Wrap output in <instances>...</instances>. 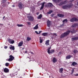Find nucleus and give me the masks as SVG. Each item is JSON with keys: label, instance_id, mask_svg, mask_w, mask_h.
Masks as SVG:
<instances>
[{"label": "nucleus", "instance_id": "nucleus-35", "mask_svg": "<svg viewBox=\"0 0 78 78\" xmlns=\"http://www.w3.org/2000/svg\"><path fill=\"white\" fill-rule=\"evenodd\" d=\"M9 63H6L5 64V66H6L7 67H8V66H9Z\"/></svg>", "mask_w": 78, "mask_h": 78}, {"label": "nucleus", "instance_id": "nucleus-7", "mask_svg": "<svg viewBox=\"0 0 78 78\" xmlns=\"http://www.w3.org/2000/svg\"><path fill=\"white\" fill-rule=\"evenodd\" d=\"M28 18L29 21H30V22H33L34 21V17L32 16H29L28 17Z\"/></svg>", "mask_w": 78, "mask_h": 78}, {"label": "nucleus", "instance_id": "nucleus-49", "mask_svg": "<svg viewBox=\"0 0 78 78\" xmlns=\"http://www.w3.org/2000/svg\"><path fill=\"white\" fill-rule=\"evenodd\" d=\"M5 18V16H4L3 18V19H4Z\"/></svg>", "mask_w": 78, "mask_h": 78}, {"label": "nucleus", "instance_id": "nucleus-51", "mask_svg": "<svg viewBox=\"0 0 78 78\" xmlns=\"http://www.w3.org/2000/svg\"><path fill=\"white\" fill-rule=\"evenodd\" d=\"M25 53H27V51H26L25 52Z\"/></svg>", "mask_w": 78, "mask_h": 78}, {"label": "nucleus", "instance_id": "nucleus-21", "mask_svg": "<svg viewBox=\"0 0 78 78\" xmlns=\"http://www.w3.org/2000/svg\"><path fill=\"white\" fill-rule=\"evenodd\" d=\"M58 16L60 17H64V15L62 14H58Z\"/></svg>", "mask_w": 78, "mask_h": 78}, {"label": "nucleus", "instance_id": "nucleus-55", "mask_svg": "<svg viewBox=\"0 0 78 78\" xmlns=\"http://www.w3.org/2000/svg\"><path fill=\"white\" fill-rule=\"evenodd\" d=\"M75 0H72V1H74Z\"/></svg>", "mask_w": 78, "mask_h": 78}, {"label": "nucleus", "instance_id": "nucleus-20", "mask_svg": "<svg viewBox=\"0 0 78 78\" xmlns=\"http://www.w3.org/2000/svg\"><path fill=\"white\" fill-rule=\"evenodd\" d=\"M50 41L49 40H47L45 42V44L46 46H48L49 45Z\"/></svg>", "mask_w": 78, "mask_h": 78}, {"label": "nucleus", "instance_id": "nucleus-46", "mask_svg": "<svg viewBox=\"0 0 78 78\" xmlns=\"http://www.w3.org/2000/svg\"><path fill=\"white\" fill-rule=\"evenodd\" d=\"M37 15H39V12H38L37 13Z\"/></svg>", "mask_w": 78, "mask_h": 78}, {"label": "nucleus", "instance_id": "nucleus-12", "mask_svg": "<svg viewBox=\"0 0 78 78\" xmlns=\"http://www.w3.org/2000/svg\"><path fill=\"white\" fill-rule=\"evenodd\" d=\"M4 72L5 73H8L9 72V69L7 68H5L4 69Z\"/></svg>", "mask_w": 78, "mask_h": 78}, {"label": "nucleus", "instance_id": "nucleus-44", "mask_svg": "<svg viewBox=\"0 0 78 78\" xmlns=\"http://www.w3.org/2000/svg\"><path fill=\"white\" fill-rule=\"evenodd\" d=\"M41 32H42V31H39V32L38 34H41Z\"/></svg>", "mask_w": 78, "mask_h": 78}, {"label": "nucleus", "instance_id": "nucleus-9", "mask_svg": "<svg viewBox=\"0 0 78 78\" xmlns=\"http://www.w3.org/2000/svg\"><path fill=\"white\" fill-rule=\"evenodd\" d=\"M8 41L9 43L10 44H13L14 43V41L8 38Z\"/></svg>", "mask_w": 78, "mask_h": 78}, {"label": "nucleus", "instance_id": "nucleus-42", "mask_svg": "<svg viewBox=\"0 0 78 78\" xmlns=\"http://www.w3.org/2000/svg\"><path fill=\"white\" fill-rule=\"evenodd\" d=\"M8 48V46H5V47H4V48H5V49H6V48Z\"/></svg>", "mask_w": 78, "mask_h": 78}, {"label": "nucleus", "instance_id": "nucleus-53", "mask_svg": "<svg viewBox=\"0 0 78 78\" xmlns=\"http://www.w3.org/2000/svg\"><path fill=\"white\" fill-rule=\"evenodd\" d=\"M13 7H15V5H13L12 6Z\"/></svg>", "mask_w": 78, "mask_h": 78}, {"label": "nucleus", "instance_id": "nucleus-34", "mask_svg": "<svg viewBox=\"0 0 78 78\" xmlns=\"http://www.w3.org/2000/svg\"><path fill=\"white\" fill-rule=\"evenodd\" d=\"M31 39V38H30L29 37H27V41H30Z\"/></svg>", "mask_w": 78, "mask_h": 78}, {"label": "nucleus", "instance_id": "nucleus-47", "mask_svg": "<svg viewBox=\"0 0 78 78\" xmlns=\"http://www.w3.org/2000/svg\"><path fill=\"white\" fill-rule=\"evenodd\" d=\"M62 53L61 52H60L58 54V55H61Z\"/></svg>", "mask_w": 78, "mask_h": 78}, {"label": "nucleus", "instance_id": "nucleus-24", "mask_svg": "<svg viewBox=\"0 0 78 78\" xmlns=\"http://www.w3.org/2000/svg\"><path fill=\"white\" fill-rule=\"evenodd\" d=\"M38 25H39L38 24L36 25L34 27V30H37V29H38V28H39Z\"/></svg>", "mask_w": 78, "mask_h": 78}, {"label": "nucleus", "instance_id": "nucleus-50", "mask_svg": "<svg viewBox=\"0 0 78 78\" xmlns=\"http://www.w3.org/2000/svg\"><path fill=\"white\" fill-rule=\"evenodd\" d=\"M60 27H62V25H60Z\"/></svg>", "mask_w": 78, "mask_h": 78}, {"label": "nucleus", "instance_id": "nucleus-31", "mask_svg": "<svg viewBox=\"0 0 78 78\" xmlns=\"http://www.w3.org/2000/svg\"><path fill=\"white\" fill-rule=\"evenodd\" d=\"M53 11L52 10H50L49 12H47V14H50L51 13H52Z\"/></svg>", "mask_w": 78, "mask_h": 78}, {"label": "nucleus", "instance_id": "nucleus-14", "mask_svg": "<svg viewBox=\"0 0 78 78\" xmlns=\"http://www.w3.org/2000/svg\"><path fill=\"white\" fill-rule=\"evenodd\" d=\"M45 2H43L42 3L40 9V10H42V9H43V8H44V4H45Z\"/></svg>", "mask_w": 78, "mask_h": 78}, {"label": "nucleus", "instance_id": "nucleus-2", "mask_svg": "<svg viewBox=\"0 0 78 78\" xmlns=\"http://www.w3.org/2000/svg\"><path fill=\"white\" fill-rule=\"evenodd\" d=\"M73 6V4H72V3H70L68 5H65L63 6L62 7V8H63V9H68V8H69V9H70V8H72Z\"/></svg>", "mask_w": 78, "mask_h": 78}, {"label": "nucleus", "instance_id": "nucleus-18", "mask_svg": "<svg viewBox=\"0 0 78 78\" xmlns=\"http://www.w3.org/2000/svg\"><path fill=\"white\" fill-rule=\"evenodd\" d=\"M76 65H77V63L75 62H73L71 64L72 66H75Z\"/></svg>", "mask_w": 78, "mask_h": 78}, {"label": "nucleus", "instance_id": "nucleus-22", "mask_svg": "<svg viewBox=\"0 0 78 78\" xmlns=\"http://www.w3.org/2000/svg\"><path fill=\"white\" fill-rule=\"evenodd\" d=\"M42 17V16L41 14H40L38 17H37V19H41Z\"/></svg>", "mask_w": 78, "mask_h": 78}, {"label": "nucleus", "instance_id": "nucleus-36", "mask_svg": "<svg viewBox=\"0 0 78 78\" xmlns=\"http://www.w3.org/2000/svg\"><path fill=\"white\" fill-rule=\"evenodd\" d=\"M39 39H40V43H42V42H43V41L42 40V39H41V38H40Z\"/></svg>", "mask_w": 78, "mask_h": 78}, {"label": "nucleus", "instance_id": "nucleus-6", "mask_svg": "<svg viewBox=\"0 0 78 78\" xmlns=\"http://www.w3.org/2000/svg\"><path fill=\"white\" fill-rule=\"evenodd\" d=\"M68 2V1L67 0H66L63 2H60L59 4V6H62V5H64L65 4H66V3H67Z\"/></svg>", "mask_w": 78, "mask_h": 78}, {"label": "nucleus", "instance_id": "nucleus-37", "mask_svg": "<svg viewBox=\"0 0 78 78\" xmlns=\"http://www.w3.org/2000/svg\"><path fill=\"white\" fill-rule=\"evenodd\" d=\"M27 23L28 24V25H31V23L30 22H27Z\"/></svg>", "mask_w": 78, "mask_h": 78}, {"label": "nucleus", "instance_id": "nucleus-52", "mask_svg": "<svg viewBox=\"0 0 78 78\" xmlns=\"http://www.w3.org/2000/svg\"><path fill=\"white\" fill-rule=\"evenodd\" d=\"M75 76H78V74H77Z\"/></svg>", "mask_w": 78, "mask_h": 78}, {"label": "nucleus", "instance_id": "nucleus-23", "mask_svg": "<svg viewBox=\"0 0 78 78\" xmlns=\"http://www.w3.org/2000/svg\"><path fill=\"white\" fill-rule=\"evenodd\" d=\"M23 44V41L20 42L18 44V47H22Z\"/></svg>", "mask_w": 78, "mask_h": 78}, {"label": "nucleus", "instance_id": "nucleus-28", "mask_svg": "<svg viewBox=\"0 0 78 78\" xmlns=\"http://www.w3.org/2000/svg\"><path fill=\"white\" fill-rule=\"evenodd\" d=\"M17 26H18V27H22L23 26V24H18Z\"/></svg>", "mask_w": 78, "mask_h": 78}, {"label": "nucleus", "instance_id": "nucleus-26", "mask_svg": "<svg viewBox=\"0 0 78 78\" xmlns=\"http://www.w3.org/2000/svg\"><path fill=\"white\" fill-rule=\"evenodd\" d=\"M42 36H47L48 35V33H43L42 34Z\"/></svg>", "mask_w": 78, "mask_h": 78}, {"label": "nucleus", "instance_id": "nucleus-54", "mask_svg": "<svg viewBox=\"0 0 78 78\" xmlns=\"http://www.w3.org/2000/svg\"><path fill=\"white\" fill-rule=\"evenodd\" d=\"M8 4H9V2H8Z\"/></svg>", "mask_w": 78, "mask_h": 78}, {"label": "nucleus", "instance_id": "nucleus-15", "mask_svg": "<svg viewBox=\"0 0 78 78\" xmlns=\"http://www.w3.org/2000/svg\"><path fill=\"white\" fill-rule=\"evenodd\" d=\"M10 46V47L9 48L10 50H15L14 46H13L12 45H11Z\"/></svg>", "mask_w": 78, "mask_h": 78}, {"label": "nucleus", "instance_id": "nucleus-48", "mask_svg": "<svg viewBox=\"0 0 78 78\" xmlns=\"http://www.w3.org/2000/svg\"><path fill=\"white\" fill-rule=\"evenodd\" d=\"M30 53H31V54H32V55H33V54H34L33 52L31 51H30Z\"/></svg>", "mask_w": 78, "mask_h": 78}, {"label": "nucleus", "instance_id": "nucleus-33", "mask_svg": "<svg viewBox=\"0 0 78 78\" xmlns=\"http://www.w3.org/2000/svg\"><path fill=\"white\" fill-rule=\"evenodd\" d=\"M68 21L67 20V19H66L64 20L62 22H63V23H64V22H67Z\"/></svg>", "mask_w": 78, "mask_h": 78}, {"label": "nucleus", "instance_id": "nucleus-29", "mask_svg": "<svg viewBox=\"0 0 78 78\" xmlns=\"http://www.w3.org/2000/svg\"><path fill=\"white\" fill-rule=\"evenodd\" d=\"M63 68H61L60 69V70L59 71L60 73H62L63 71Z\"/></svg>", "mask_w": 78, "mask_h": 78}, {"label": "nucleus", "instance_id": "nucleus-32", "mask_svg": "<svg viewBox=\"0 0 78 78\" xmlns=\"http://www.w3.org/2000/svg\"><path fill=\"white\" fill-rule=\"evenodd\" d=\"M51 49V47L50 48H48V53L49 51H50V50Z\"/></svg>", "mask_w": 78, "mask_h": 78}, {"label": "nucleus", "instance_id": "nucleus-3", "mask_svg": "<svg viewBox=\"0 0 78 78\" xmlns=\"http://www.w3.org/2000/svg\"><path fill=\"white\" fill-rule=\"evenodd\" d=\"M7 0H2V3H3V5H2V8H3L4 7L6 6L7 3L6 2Z\"/></svg>", "mask_w": 78, "mask_h": 78}, {"label": "nucleus", "instance_id": "nucleus-17", "mask_svg": "<svg viewBox=\"0 0 78 78\" xmlns=\"http://www.w3.org/2000/svg\"><path fill=\"white\" fill-rule=\"evenodd\" d=\"M55 51L54 50V49L51 50L50 51L49 53H48V54H52V53H54Z\"/></svg>", "mask_w": 78, "mask_h": 78}, {"label": "nucleus", "instance_id": "nucleus-11", "mask_svg": "<svg viewBox=\"0 0 78 78\" xmlns=\"http://www.w3.org/2000/svg\"><path fill=\"white\" fill-rule=\"evenodd\" d=\"M72 55H69L66 56V59H70L71 58H72Z\"/></svg>", "mask_w": 78, "mask_h": 78}, {"label": "nucleus", "instance_id": "nucleus-16", "mask_svg": "<svg viewBox=\"0 0 78 78\" xmlns=\"http://www.w3.org/2000/svg\"><path fill=\"white\" fill-rule=\"evenodd\" d=\"M72 41H76V40H78V37H75L72 38H71Z\"/></svg>", "mask_w": 78, "mask_h": 78}, {"label": "nucleus", "instance_id": "nucleus-25", "mask_svg": "<svg viewBox=\"0 0 78 78\" xmlns=\"http://www.w3.org/2000/svg\"><path fill=\"white\" fill-rule=\"evenodd\" d=\"M62 0H53L54 2L55 3H59L60 2H61Z\"/></svg>", "mask_w": 78, "mask_h": 78}, {"label": "nucleus", "instance_id": "nucleus-45", "mask_svg": "<svg viewBox=\"0 0 78 78\" xmlns=\"http://www.w3.org/2000/svg\"><path fill=\"white\" fill-rule=\"evenodd\" d=\"M53 35H55V36H57V34L56 33L53 34Z\"/></svg>", "mask_w": 78, "mask_h": 78}, {"label": "nucleus", "instance_id": "nucleus-38", "mask_svg": "<svg viewBox=\"0 0 78 78\" xmlns=\"http://www.w3.org/2000/svg\"><path fill=\"white\" fill-rule=\"evenodd\" d=\"M74 72V69H73L72 70V73H71L72 74H73Z\"/></svg>", "mask_w": 78, "mask_h": 78}, {"label": "nucleus", "instance_id": "nucleus-39", "mask_svg": "<svg viewBox=\"0 0 78 78\" xmlns=\"http://www.w3.org/2000/svg\"><path fill=\"white\" fill-rule=\"evenodd\" d=\"M35 33H36L37 34H39L38 33V32H37V31H35Z\"/></svg>", "mask_w": 78, "mask_h": 78}, {"label": "nucleus", "instance_id": "nucleus-40", "mask_svg": "<svg viewBox=\"0 0 78 78\" xmlns=\"http://www.w3.org/2000/svg\"><path fill=\"white\" fill-rule=\"evenodd\" d=\"M51 17H53V16H54V14H52L51 15Z\"/></svg>", "mask_w": 78, "mask_h": 78}, {"label": "nucleus", "instance_id": "nucleus-30", "mask_svg": "<svg viewBox=\"0 0 78 78\" xmlns=\"http://www.w3.org/2000/svg\"><path fill=\"white\" fill-rule=\"evenodd\" d=\"M73 52L74 54H75L76 53H78V51L76 50H74L73 51Z\"/></svg>", "mask_w": 78, "mask_h": 78}, {"label": "nucleus", "instance_id": "nucleus-43", "mask_svg": "<svg viewBox=\"0 0 78 78\" xmlns=\"http://www.w3.org/2000/svg\"><path fill=\"white\" fill-rule=\"evenodd\" d=\"M76 32V31H71V33H75Z\"/></svg>", "mask_w": 78, "mask_h": 78}, {"label": "nucleus", "instance_id": "nucleus-1", "mask_svg": "<svg viewBox=\"0 0 78 78\" xmlns=\"http://www.w3.org/2000/svg\"><path fill=\"white\" fill-rule=\"evenodd\" d=\"M70 31L68 30L64 33H63L61 34L60 36V38H61V39H62V38H64V37H66V36H68V35L70 34Z\"/></svg>", "mask_w": 78, "mask_h": 78}, {"label": "nucleus", "instance_id": "nucleus-41", "mask_svg": "<svg viewBox=\"0 0 78 78\" xmlns=\"http://www.w3.org/2000/svg\"><path fill=\"white\" fill-rule=\"evenodd\" d=\"M0 27H3V24L0 23Z\"/></svg>", "mask_w": 78, "mask_h": 78}, {"label": "nucleus", "instance_id": "nucleus-13", "mask_svg": "<svg viewBox=\"0 0 78 78\" xmlns=\"http://www.w3.org/2000/svg\"><path fill=\"white\" fill-rule=\"evenodd\" d=\"M47 5H48V6H49V7H50V8H51L53 7V5L52 3L50 2L48 3Z\"/></svg>", "mask_w": 78, "mask_h": 78}, {"label": "nucleus", "instance_id": "nucleus-27", "mask_svg": "<svg viewBox=\"0 0 78 78\" xmlns=\"http://www.w3.org/2000/svg\"><path fill=\"white\" fill-rule=\"evenodd\" d=\"M77 25H78V24L75 23L73 26H72V27H73V28H74L75 27H77Z\"/></svg>", "mask_w": 78, "mask_h": 78}, {"label": "nucleus", "instance_id": "nucleus-4", "mask_svg": "<svg viewBox=\"0 0 78 78\" xmlns=\"http://www.w3.org/2000/svg\"><path fill=\"white\" fill-rule=\"evenodd\" d=\"M18 6L20 9H22V8H23L24 5L22 4L21 2H19L18 3Z\"/></svg>", "mask_w": 78, "mask_h": 78}, {"label": "nucleus", "instance_id": "nucleus-10", "mask_svg": "<svg viewBox=\"0 0 78 78\" xmlns=\"http://www.w3.org/2000/svg\"><path fill=\"white\" fill-rule=\"evenodd\" d=\"M51 21H50L49 20L47 21V26L50 28V25H51Z\"/></svg>", "mask_w": 78, "mask_h": 78}, {"label": "nucleus", "instance_id": "nucleus-5", "mask_svg": "<svg viewBox=\"0 0 78 78\" xmlns=\"http://www.w3.org/2000/svg\"><path fill=\"white\" fill-rule=\"evenodd\" d=\"M9 57L10 58L8 59H7L6 61H8L11 62L14 59V57L11 55H10Z\"/></svg>", "mask_w": 78, "mask_h": 78}, {"label": "nucleus", "instance_id": "nucleus-19", "mask_svg": "<svg viewBox=\"0 0 78 78\" xmlns=\"http://www.w3.org/2000/svg\"><path fill=\"white\" fill-rule=\"evenodd\" d=\"M53 63H55L57 62V59L55 57H54L53 59Z\"/></svg>", "mask_w": 78, "mask_h": 78}, {"label": "nucleus", "instance_id": "nucleus-8", "mask_svg": "<svg viewBox=\"0 0 78 78\" xmlns=\"http://www.w3.org/2000/svg\"><path fill=\"white\" fill-rule=\"evenodd\" d=\"M70 21L71 22H76L78 21V19L76 17H74L70 20Z\"/></svg>", "mask_w": 78, "mask_h": 78}]
</instances>
